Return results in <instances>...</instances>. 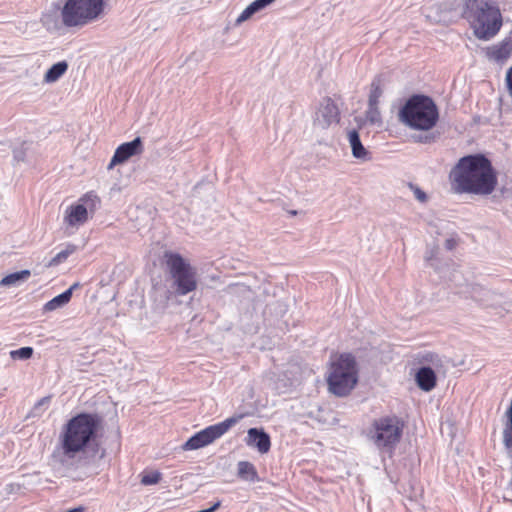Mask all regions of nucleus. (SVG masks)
<instances>
[{
  "label": "nucleus",
  "instance_id": "obj_15",
  "mask_svg": "<svg viewBox=\"0 0 512 512\" xmlns=\"http://www.w3.org/2000/svg\"><path fill=\"white\" fill-rule=\"evenodd\" d=\"M88 219V212L84 205L77 204L69 207L66 211L65 221L71 226L85 223Z\"/></svg>",
  "mask_w": 512,
  "mask_h": 512
},
{
  "label": "nucleus",
  "instance_id": "obj_7",
  "mask_svg": "<svg viewBox=\"0 0 512 512\" xmlns=\"http://www.w3.org/2000/svg\"><path fill=\"white\" fill-rule=\"evenodd\" d=\"M402 432L403 424L398 417L385 416L373 421L368 437L377 449L391 453L399 443Z\"/></svg>",
  "mask_w": 512,
  "mask_h": 512
},
{
  "label": "nucleus",
  "instance_id": "obj_34",
  "mask_svg": "<svg viewBox=\"0 0 512 512\" xmlns=\"http://www.w3.org/2000/svg\"><path fill=\"white\" fill-rule=\"evenodd\" d=\"M505 80L509 95L512 97V66L507 70Z\"/></svg>",
  "mask_w": 512,
  "mask_h": 512
},
{
  "label": "nucleus",
  "instance_id": "obj_2",
  "mask_svg": "<svg viewBox=\"0 0 512 512\" xmlns=\"http://www.w3.org/2000/svg\"><path fill=\"white\" fill-rule=\"evenodd\" d=\"M456 193L490 195L497 185V174L491 161L483 154L462 157L450 172Z\"/></svg>",
  "mask_w": 512,
  "mask_h": 512
},
{
  "label": "nucleus",
  "instance_id": "obj_20",
  "mask_svg": "<svg viewBox=\"0 0 512 512\" xmlns=\"http://www.w3.org/2000/svg\"><path fill=\"white\" fill-rule=\"evenodd\" d=\"M237 475L240 479L249 482L258 480V473L255 466L248 461H240L237 464Z\"/></svg>",
  "mask_w": 512,
  "mask_h": 512
},
{
  "label": "nucleus",
  "instance_id": "obj_37",
  "mask_svg": "<svg viewBox=\"0 0 512 512\" xmlns=\"http://www.w3.org/2000/svg\"><path fill=\"white\" fill-rule=\"evenodd\" d=\"M455 246H456V241L454 239L450 238L445 241V247L447 250H452L455 248Z\"/></svg>",
  "mask_w": 512,
  "mask_h": 512
},
{
  "label": "nucleus",
  "instance_id": "obj_8",
  "mask_svg": "<svg viewBox=\"0 0 512 512\" xmlns=\"http://www.w3.org/2000/svg\"><path fill=\"white\" fill-rule=\"evenodd\" d=\"M103 0H67L61 10L66 27H81L97 19L103 11Z\"/></svg>",
  "mask_w": 512,
  "mask_h": 512
},
{
  "label": "nucleus",
  "instance_id": "obj_9",
  "mask_svg": "<svg viewBox=\"0 0 512 512\" xmlns=\"http://www.w3.org/2000/svg\"><path fill=\"white\" fill-rule=\"evenodd\" d=\"M242 416H233L214 425H210L205 429L195 433L183 445L184 451L197 450L208 446L215 440L222 437L232 426H234Z\"/></svg>",
  "mask_w": 512,
  "mask_h": 512
},
{
  "label": "nucleus",
  "instance_id": "obj_1",
  "mask_svg": "<svg viewBox=\"0 0 512 512\" xmlns=\"http://www.w3.org/2000/svg\"><path fill=\"white\" fill-rule=\"evenodd\" d=\"M102 417L97 413H79L63 426L51 454L54 467L65 473H96L105 450L97 442Z\"/></svg>",
  "mask_w": 512,
  "mask_h": 512
},
{
  "label": "nucleus",
  "instance_id": "obj_28",
  "mask_svg": "<svg viewBox=\"0 0 512 512\" xmlns=\"http://www.w3.org/2000/svg\"><path fill=\"white\" fill-rule=\"evenodd\" d=\"M33 355V348L32 347H21L17 350H12L10 352V357L14 360L20 359V360H27L31 358Z\"/></svg>",
  "mask_w": 512,
  "mask_h": 512
},
{
  "label": "nucleus",
  "instance_id": "obj_24",
  "mask_svg": "<svg viewBox=\"0 0 512 512\" xmlns=\"http://www.w3.org/2000/svg\"><path fill=\"white\" fill-rule=\"evenodd\" d=\"M448 11V8H442L441 5H434L431 7L425 6L423 8L422 13L426 16L428 20L434 23L441 22L444 18L442 16L443 12Z\"/></svg>",
  "mask_w": 512,
  "mask_h": 512
},
{
  "label": "nucleus",
  "instance_id": "obj_21",
  "mask_svg": "<svg viewBox=\"0 0 512 512\" xmlns=\"http://www.w3.org/2000/svg\"><path fill=\"white\" fill-rule=\"evenodd\" d=\"M68 69L66 61H60L53 64L45 73L44 81L46 83L56 82Z\"/></svg>",
  "mask_w": 512,
  "mask_h": 512
},
{
  "label": "nucleus",
  "instance_id": "obj_35",
  "mask_svg": "<svg viewBox=\"0 0 512 512\" xmlns=\"http://www.w3.org/2000/svg\"><path fill=\"white\" fill-rule=\"evenodd\" d=\"M416 141L420 142V143H432L435 141V136L434 135H420L416 138Z\"/></svg>",
  "mask_w": 512,
  "mask_h": 512
},
{
  "label": "nucleus",
  "instance_id": "obj_11",
  "mask_svg": "<svg viewBox=\"0 0 512 512\" xmlns=\"http://www.w3.org/2000/svg\"><path fill=\"white\" fill-rule=\"evenodd\" d=\"M143 151L144 147L140 137H136L130 142H125L116 148L107 168L111 170L116 165L125 163L131 157L141 155Z\"/></svg>",
  "mask_w": 512,
  "mask_h": 512
},
{
  "label": "nucleus",
  "instance_id": "obj_5",
  "mask_svg": "<svg viewBox=\"0 0 512 512\" xmlns=\"http://www.w3.org/2000/svg\"><path fill=\"white\" fill-rule=\"evenodd\" d=\"M358 382V368L355 357L350 353H343L331 362L327 384L329 391L338 397L351 393Z\"/></svg>",
  "mask_w": 512,
  "mask_h": 512
},
{
  "label": "nucleus",
  "instance_id": "obj_23",
  "mask_svg": "<svg viewBox=\"0 0 512 512\" xmlns=\"http://www.w3.org/2000/svg\"><path fill=\"white\" fill-rule=\"evenodd\" d=\"M71 299V289H67L63 293L52 298L44 305L45 311H53L66 305Z\"/></svg>",
  "mask_w": 512,
  "mask_h": 512
},
{
  "label": "nucleus",
  "instance_id": "obj_3",
  "mask_svg": "<svg viewBox=\"0 0 512 512\" xmlns=\"http://www.w3.org/2000/svg\"><path fill=\"white\" fill-rule=\"evenodd\" d=\"M465 17L475 37L483 41L494 38L503 24L499 7L489 0H468Z\"/></svg>",
  "mask_w": 512,
  "mask_h": 512
},
{
  "label": "nucleus",
  "instance_id": "obj_22",
  "mask_svg": "<svg viewBox=\"0 0 512 512\" xmlns=\"http://www.w3.org/2000/svg\"><path fill=\"white\" fill-rule=\"evenodd\" d=\"M31 275L29 270H21L6 275L0 281L1 286H17L21 282L26 281Z\"/></svg>",
  "mask_w": 512,
  "mask_h": 512
},
{
  "label": "nucleus",
  "instance_id": "obj_39",
  "mask_svg": "<svg viewBox=\"0 0 512 512\" xmlns=\"http://www.w3.org/2000/svg\"><path fill=\"white\" fill-rule=\"evenodd\" d=\"M80 286L79 283H74L69 289H71V293L73 292L74 289H77L78 287Z\"/></svg>",
  "mask_w": 512,
  "mask_h": 512
},
{
  "label": "nucleus",
  "instance_id": "obj_16",
  "mask_svg": "<svg viewBox=\"0 0 512 512\" xmlns=\"http://www.w3.org/2000/svg\"><path fill=\"white\" fill-rule=\"evenodd\" d=\"M416 382L422 390L430 391L436 385V375L430 367H421L416 374Z\"/></svg>",
  "mask_w": 512,
  "mask_h": 512
},
{
  "label": "nucleus",
  "instance_id": "obj_31",
  "mask_svg": "<svg viewBox=\"0 0 512 512\" xmlns=\"http://www.w3.org/2000/svg\"><path fill=\"white\" fill-rule=\"evenodd\" d=\"M49 403H50V397H43V398H41L34 405L32 411H31V414L33 416L41 415L44 412V410L46 409V407L49 405Z\"/></svg>",
  "mask_w": 512,
  "mask_h": 512
},
{
  "label": "nucleus",
  "instance_id": "obj_30",
  "mask_svg": "<svg viewBox=\"0 0 512 512\" xmlns=\"http://www.w3.org/2000/svg\"><path fill=\"white\" fill-rule=\"evenodd\" d=\"M408 188L413 193L414 197L420 202V203H426L428 200L427 194L416 184L408 183Z\"/></svg>",
  "mask_w": 512,
  "mask_h": 512
},
{
  "label": "nucleus",
  "instance_id": "obj_12",
  "mask_svg": "<svg viewBox=\"0 0 512 512\" xmlns=\"http://www.w3.org/2000/svg\"><path fill=\"white\" fill-rule=\"evenodd\" d=\"M245 443L255 448L260 454H266L271 448V439L268 433L262 428H250L247 431Z\"/></svg>",
  "mask_w": 512,
  "mask_h": 512
},
{
  "label": "nucleus",
  "instance_id": "obj_25",
  "mask_svg": "<svg viewBox=\"0 0 512 512\" xmlns=\"http://www.w3.org/2000/svg\"><path fill=\"white\" fill-rule=\"evenodd\" d=\"M76 251V246L73 244H67L66 248L57 253L47 264L46 267H55L64 261Z\"/></svg>",
  "mask_w": 512,
  "mask_h": 512
},
{
  "label": "nucleus",
  "instance_id": "obj_17",
  "mask_svg": "<svg viewBox=\"0 0 512 512\" xmlns=\"http://www.w3.org/2000/svg\"><path fill=\"white\" fill-rule=\"evenodd\" d=\"M348 140L351 146L352 155L360 160L366 161L369 159L368 151L362 145L359 133L356 130H351L348 132Z\"/></svg>",
  "mask_w": 512,
  "mask_h": 512
},
{
  "label": "nucleus",
  "instance_id": "obj_32",
  "mask_svg": "<svg viewBox=\"0 0 512 512\" xmlns=\"http://www.w3.org/2000/svg\"><path fill=\"white\" fill-rule=\"evenodd\" d=\"M49 403H50V397H43V398H41L34 405L32 411H31V414L33 416L41 415L44 412V410L46 409V407L49 405Z\"/></svg>",
  "mask_w": 512,
  "mask_h": 512
},
{
  "label": "nucleus",
  "instance_id": "obj_13",
  "mask_svg": "<svg viewBox=\"0 0 512 512\" xmlns=\"http://www.w3.org/2000/svg\"><path fill=\"white\" fill-rule=\"evenodd\" d=\"M485 55L489 60L503 64L512 55V38L506 37L501 42L487 47Z\"/></svg>",
  "mask_w": 512,
  "mask_h": 512
},
{
  "label": "nucleus",
  "instance_id": "obj_33",
  "mask_svg": "<svg viewBox=\"0 0 512 512\" xmlns=\"http://www.w3.org/2000/svg\"><path fill=\"white\" fill-rule=\"evenodd\" d=\"M26 156L25 143L13 150V157L16 162H23Z\"/></svg>",
  "mask_w": 512,
  "mask_h": 512
},
{
  "label": "nucleus",
  "instance_id": "obj_14",
  "mask_svg": "<svg viewBox=\"0 0 512 512\" xmlns=\"http://www.w3.org/2000/svg\"><path fill=\"white\" fill-rule=\"evenodd\" d=\"M179 295H176L175 290L168 289L163 286H157L154 288V294H153V301L155 309L159 312H164L170 302L174 301L176 297Z\"/></svg>",
  "mask_w": 512,
  "mask_h": 512
},
{
  "label": "nucleus",
  "instance_id": "obj_38",
  "mask_svg": "<svg viewBox=\"0 0 512 512\" xmlns=\"http://www.w3.org/2000/svg\"><path fill=\"white\" fill-rule=\"evenodd\" d=\"M84 511H85V510H84V508H83V507H75V508L70 509V510H68V511H66V512H84Z\"/></svg>",
  "mask_w": 512,
  "mask_h": 512
},
{
  "label": "nucleus",
  "instance_id": "obj_10",
  "mask_svg": "<svg viewBox=\"0 0 512 512\" xmlns=\"http://www.w3.org/2000/svg\"><path fill=\"white\" fill-rule=\"evenodd\" d=\"M339 109L330 99L325 98L321 101L314 119V126L320 129H327L333 124L339 122Z\"/></svg>",
  "mask_w": 512,
  "mask_h": 512
},
{
  "label": "nucleus",
  "instance_id": "obj_6",
  "mask_svg": "<svg viewBox=\"0 0 512 512\" xmlns=\"http://www.w3.org/2000/svg\"><path fill=\"white\" fill-rule=\"evenodd\" d=\"M166 270L170 279V288L176 295L185 296L198 287L197 269L179 253L166 251L164 253Z\"/></svg>",
  "mask_w": 512,
  "mask_h": 512
},
{
  "label": "nucleus",
  "instance_id": "obj_26",
  "mask_svg": "<svg viewBox=\"0 0 512 512\" xmlns=\"http://www.w3.org/2000/svg\"><path fill=\"white\" fill-rule=\"evenodd\" d=\"M366 119L370 124L373 125H381L382 124V118L380 111L378 109V104L371 105L368 103V109L366 111Z\"/></svg>",
  "mask_w": 512,
  "mask_h": 512
},
{
  "label": "nucleus",
  "instance_id": "obj_19",
  "mask_svg": "<svg viewBox=\"0 0 512 512\" xmlns=\"http://www.w3.org/2000/svg\"><path fill=\"white\" fill-rule=\"evenodd\" d=\"M275 0H255L252 3H250L238 16L236 19V24L239 25L246 20H248L253 14L261 11L262 9L266 8L270 4H272Z\"/></svg>",
  "mask_w": 512,
  "mask_h": 512
},
{
  "label": "nucleus",
  "instance_id": "obj_18",
  "mask_svg": "<svg viewBox=\"0 0 512 512\" xmlns=\"http://www.w3.org/2000/svg\"><path fill=\"white\" fill-rule=\"evenodd\" d=\"M275 0H255L252 3H250L238 16L236 19V24L239 25L246 20H248L253 14L261 11L262 9L266 8L270 4H272Z\"/></svg>",
  "mask_w": 512,
  "mask_h": 512
},
{
  "label": "nucleus",
  "instance_id": "obj_29",
  "mask_svg": "<svg viewBox=\"0 0 512 512\" xmlns=\"http://www.w3.org/2000/svg\"><path fill=\"white\" fill-rule=\"evenodd\" d=\"M161 480V473L158 471L150 472L143 474L141 477V484L148 486V485H155Z\"/></svg>",
  "mask_w": 512,
  "mask_h": 512
},
{
  "label": "nucleus",
  "instance_id": "obj_27",
  "mask_svg": "<svg viewBox=\"0 0 512 512\" xmlns=\"http://www.w3.org/2000/svg\"><path fill=\"white\" fill-rule=\"evenodd\" d=\"M383 91L381 89L380 79H374L371 83V91L369 95V101L371 105L378 104L379 98L382 96Z\"/></svg>",
  "mask_w": 512,
  "mask_h": 512
},
{
  "label": "nucleus",
  "instance_id": "obj_36",
  "mask_svg": "<svg viewBox=\"0 0 512 512\" xmlns=\"http://www.w3.org/2000/svg\"><path fill=\"white\" fill-rule=\"evenodd\" d=\"M436 254H437V249L436 248H432L429 251H427L426 252V257H425L426 261L430 262L435 257Z\"/></svg>",
  "mask_w": 512,
  "mask_h": 512
},
{
  "label": "nucleus",
  "instance_id": "obj_4",
  "mask_svg": "<svg viewBox=\"0 0 512 512\" xmlns=\"http://www.w3.org/2000/svg\"><path fill=\"white\" fill-rule=\"evenodd\" d=\"M400 121L413 130H431L439 119L438 108L432 98L416 94L411 96L399 112Z\"/></svg>",
  "mask_w": 512,
  "mask_h": 512
}]
</instances>
